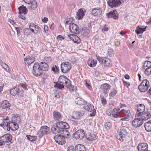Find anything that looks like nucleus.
Segmentation results:
<instances>
[{
  "label": "nucleus",
  "mask_w": 151,
  "mask_h": 151,
  "mask_svg": "<svg viewBox=\"0 0 151 151\" xmlns=\"http://www.w3.org/2000/svg\"><path fill=\"white\" fill-rule=\"evenodd\" d=\"M35 61V58L32 56H28L24 59L25 63L28 65L34 62Z\"/></svg>",
  "instance_id": "19"
},
{
  "label": "nucleus",
  "mask_w": 151,
  "mask_h": 151,
  "mask_svg": "<svg viewBox=\"0 0 151 151\" xmlns=\"http://www.w3.org/2000/svg\"><path fill=\"white\" fill-rule=\"evenodd\" d=\"M97 63L96 60H94L92 58H90L88 61V64L90 67H95Z\"/></svg>",
  "instance_id": "32"
},
{
  "label": "nucleus",
  "mask_w": 151,
  "mask_h": 151,
  "mask_svg": "<svg viewBox=\"0 0 151 151\" xmlns=\"http://www.w3.org/2000/svg\"><path fill=\"white\" fill-rule=\"evenodd\" d=\"M25 15V14H19V17L22 19L25 20L26 19V17L24 16Z\"/></svg>",
  "instance_id": "60"
},
{
  "label": "nucleus",
  "mask_w": 151,
  "mask_h": 151,
  "mask_svg": "<svg viewBox=\"0 0 151 151\" xmlns=\"http://www.w3.org/2000/svg\"><path fill=\"white\" fill-rule=\"evenodd\" d=\"M70 119V121L72 122L73 124L75 125H77L78 124V122L77 120L78 119H76L74 117V116H71L69 117Z\"/></svg>",
  "instance_id": "48"
},
{
  "label": "nucleus",
  "mask_w": 151,
  "mask_h": 151,
  "mask_svg": "<svg viewBox=\"0 0 151 151\" xmlns=\"http://www.w3.org/2000/svg\"><path fill=\"white\" fill-rule=\"evenodd\" d=\"M50 132V130L49 127L46 126H43L41 127L37 134L38 137L40 138L44 135L49 134Z\"/></svg>",
  "instance_id": "4"
},
{
  "label": "nucleus",
  "mask_w": 151,
  "mask_h": 151,
  "mask_svg": "<svg viewBox=\"0 0 151 151\" xmlns=\"http://www.w3.org/2000/svg\"><path fill=\"white\" fill-rule=\"evenodd\" d=\"M143 121L141 118H136L132 121V124L134 127H137L140 126L143 123Z\"/></svg>",
  "instance_id": "16"
},
{
  "label": "nucleus",
  "mask_w": 151,
  "mask_h": 151,
  "mask_svg": "<svg viewBox=\"0 0 151 151\" xmlns=\"http://www.w3.org/2000/svg\"><path fill=\"white\" fill-rule=\"evenodd\" d=\"M151 62L149 61H146L145 62L143 66V69H145V67L150 68L151 67Z\"/></svg>",
  "instance_id": "45"
},
{
  "label": "nucleus",
  "mask_w": 151,
  "mask_h": 151,
  "mask_svg": "<svg viewBox=\"0 0 151 151\" xmlns=\"http://www.w3.org/2000/svg\"><path fill=\"white\" fill-rule=\"evenodd\" d=\"M56 123L58 126V127L61 130H63V129H67L69 128V125L65 122H61Z\"/></svg>",
  "instance_id": "26"
},
{
  "label": "nucleus",
  "mask_w": 151,
  "mask_h": 151,
  "mask_svg": "<svg viewBox=\"0 0 151 151\" xmlns=\"http://www.w3.org/2000/svg\"><path fill=\"white\" fill-rule=\"evenodd\" d=\"M101 103L102 104L104 105H105L106 104V101L104 97H101Z\"/></svg>",
  "instance_id": "58"
},
{
  "label": "nucleus",
  "mask_w": 151,
  "mask_h": 151,
  "mask_svg": "<svg viewBox=\"0 0 151 151\" xmlns=\"http://www.w3.org/2000/svg\"><path fill=\"white\" fill-rule=\"evenodd\" d=\"M126 0H109L107 1L108 5L111 7H116L123 3Z\"/></svg>",
  "instance_id": "6"
},
{
  "label": "nucleus",
  "mask_w": 151,
  "mask_h": 151,
  "mask_svg": "<svg viewBox=\"0 0 151 151\" xmlns=\"http://www.w3.org/2000/svg\"><path fill=\"white\" fill-rule=\"evenodd\" d=\"M70 82V80L64 76H60L58 78V82H54L55 88L60 89L64 87V86H68Z\"/></svg>",
  "instance_id": "1"
},
{
  "label": "nucleus",
  "mask_w": 151,
  "mask_h": 151,
  "mask_svg": "<svg viewBox=\"0 0 151 151\" xmlns=\"http://www.w3.org/2000/svg\"><path fill=\"white\" fill-rule=\"evenodd\" d=\"M144 127L145 130L147 132L151 131V120L145 123L144 124Z\"/></svg>",
  "instance_id": "38"
},
{
  "label": "nucleus",
  "mask_w": 151,
  "mask_h": 151,
  "mask_svg": "<svg viewBox=\"0 0 151 151\" xmlns=\"http://www.w3.org/2000/svg\"><path fill=\"white\" fill-rule=\"evenodd\" d=\"M73 115H74L72 116H74L75 119H79L80 117L82 116V114L79 111L75 112Z\"/></svg>",
  "instance_id": "50"
},
{
  "label": "nucleus",
  "mask_w": 151,
  "mask_h": 151,
  "mask_svg": "<svg viewBox=\"0 0 151 151\" xmlns=\"http://www.w3.org/2000/svg\"><path fill=\"white\" fill-rule=\"evenodd\" d=\"M83 108L89 112H92L90 114L91 116H94L95 115L96 110L94 109L93 105L90 104H88L83 107Z\"/></svg>",
  "instance_id": "10"
},
{
  "label": "nucleus",
  "mask_w": 151,
  "mask_h": 151,
  "mask_svg": "<svg viewBox=\"0 0 151 151\" xmlns=\"http://www.w3.org/2000/svg\"><path fill=\"white\" fill-rule=\"evenodd\" d=\"M96 57L97 60L102 64H104L105 66H110L111 65V63L109 59L105 58H101L99 56H97Z\"/></svg>",
  "instance_id": "8"
},
{
  "label": "nucleus",
  "mask_w": 151,
  "mask_h": 151,
  "mask_svg": "<svg viewBox=\"0 0 151 151\" xmlns=\"http://www.w3.org/2000/svg\"><path fill=\"white\" fill-rule=\"evenodd\" d=\"M30 29H29L28 28H26V29H24V30H23L24 34V35L27 36L28 35H29L30 33Z\"/></svg>",
  "instance_id": "53"
},
{
  "label": "nucleus",
  "mask_w": 151,
  "mask_h": 151,
  "mask_svg": "<svg viewBox=\"0 0 151 151\" xmlns=\"http://www.w3.org/2000/svg\"><path fill=\"white\" fill-rule=\"evenodd\" d=\"M111 110L108 109L106 111V114L109 116H111Z\"/></svg>",
  "instance_id": "63"
},
{
  "label": "nucleus",
  "mask_w": 151,
  "mask_h": 151,
  "mask_svg": "<svg viewBox=\"0 0 151 151\" xmlns=\"http://www.w3.org/2000/svg\"><path fill=\"white\" fill-rule=\"evenodd\" d=\"M33 75L35 76H40L42 75L43 73L42 70L41 68L39 63H35L33 67L32 71Z\"/></svg>",
  "instance_id": "3"
},
{
  "label": "nucleus",
  "mask_w": 151,
  "mask_h": 151,
  "mask_svg": "<svg viewBox=\"0 0 151 151\" xmlns=\"http://www.w3.org/2000/svg\"><path fill=\"white\" fill-rule=\"evenodd\" d=\"M60 134L65 138L69 137L70 136L69 132L66 129L61 130Z\"/></svg>",
  "instance_id": "34"
},
{
  "label": "nucleus",
  "mask_w": 151,
  "mask_h": 151,
  "mask_svg": "<svg viewBox=\"0 0 151 151\" xmlns=\"http://www.w3.org/2000/svg\"><path fill=\"white\" fill-rule=\"evenodd\" d=\"M2 66L3 68L6 70L7 72H9L10 71V69L8 65L6 64L5 63H2Z\"/></svg>",
  "instance_id": "52"
},
{
  "label": "nucleus",
  "mask_w": 151,
  "mask_h": 151,
  "mask_svg": "<svg viewBox=\"0 0 151 151\" xmlns=\"http://www.w3.org/2000/svg\"><path fill=\"white\" fill-rule=\"evenodd\" d=\"M116 87H115L111 89L109 93V96L110 97L114 96L116 95Z\"/></svg>",
  "instance_id": "41"
},
{
  "label": "nucleus",
  "mask_w": 151,
  "mask_h": 151,
  "mask_svg": "<svg viewBox=\"0 0 151 151\" xmlns=\"http://www.w3.org/2000/svg\"><path fill=\"white\" fill-rule=\"evenodd\" d=\"M19 10V14H25L27 12V10L25 6H22L18 8Z\"/></svg>",
  "instance_id": "35"
},
{
  "label": "nucleus",
  "mask_w": 151,
  "mask_h": 151,
  "mask_svg": "<svg viewBox=\"0 0 151 151\" xmlns=\"http://www.w3.org/2000/svg\"><path fill=\"white\" fill-rule=\"evenodd\" d=\"M34 29H35V31L34 30V32H33L35 34L40 33L41 31V29L37 25H36Z\"/></svg>",
  "instance_id": "49"
},
{
  "label": "nucleus",
  "mask_w": 151,
  "mask_h": 151,
  "mask_svg": "<svg viewBox=\"0 0 151 151\" xmlns=\"http://www.w3.org/2000/svg\"><path fill=\"white\" fill-rule=\"evenodd\" d=\"M111 88L110 86L107 83H104L101 85L100 88L103 93L105 94L107 93Z\"/></svg>",
  "instance_id": "23"
},
{
  "label": "nucleus",
  "mask_w": 151,
  "mask_h": 151,
  "mask_svg": "<svg viewBox=\"0 0 151 151\" xmlns=\"http://www.w3.org/2000/svg\"><path fill=\"white\" fill-rule=\"evenodd\" d=\"M69 29L70 31L72 33H74L76 34H78L79 33V28L78 25L73 23H71L69 26Z\"/></svg>",
  "instance_id": "12"
},
{
  "label": "nucleus",
  "mask_w": 151,
  "mask_h": 151,
  "mask_svg": "<svg viewBox=\"0 0 151 151\" xmlns=\"http://www.w3.org/2000/svg\"><path fill=\"white\" fill-rule=\"evenodd\" d=\"M4 87V84L2 83H0V94L3 91Z\"/></svg>",
  "instance_id": "62"
},
{
  "label": "nucleus",
  "mask_w": 151,
  "mask_h": 151,
  "mask_svg": "<svg viewBox=\"0 0 151 151\" xmlns=\"http://www.w3.org/2000/svg\"><path fill=\"white\" fill-rule=\"evenodd\" d=\"M127 133V132L125 129L124 128H122L117 131L116 137L120 141H123L126 138Z\"/></svg>",
  "instance_id": "2"
},
{
  "label": "nucleus",
  "mask_w": 151,
  "mask_h": 151,
  "mask_svg": "<svg viewBox=\"0 0 151 151\" xmlns=\"http://www.w3.org/2000/svg\"><path fill=\"white\" fill-rule=\"evenodd\" d=\"M111 126V124L110 122H107L105 124V127L107 129H109Z\"/></svg>",
  "instance_id": "57"
},
{
  "label": "nucleus",
  "mask_w": 151,
  "mask_h": 151,
  "mask_svg": "<svg viewBox=\"0 0 151 151\" xmlns=\"http://www.w3.org/2000/svg\"><path fill=\"white\" fill-rule=\"evenodd\" d=\"M26 3L29 5L28 7L29 10L34 9L37 7V2L35 0H23Z\"/></svg>",
  "instance_id": "11"
},
{
  "label": "nucleus",
  "mask_w": 151,
  "mask_h": 151,
  "mask_svg": "<svg viewBox=\"0 0 151 151\" xmlns=\"http://www.w3.org/2000/svg\"><path fill=\"white\" fill-rule=\"evenodd\" d=\"M54 139L56 142L59 145H63L65 143V138L60 134L55 136Z\"/></svg>",
  "instance_id": "13"
},
{
  "label": "nucleus",
  "mask_w": 151,
  "mask_h": 151,
  "mask_svg": "<svg viewBox=\"0 0 151 151\" xmlns=\"http://www.w3.org/2000/svg\"><path fill=\"white\" fill-rule=\"evenodd\" d=\"M20 120V117L18 116H14L12 118V121L16 122L17 123L19 122Z\"/></svg>",
  "instance_id": "44"
},
{
  "label": "nucleus",
  "mask_w": 151,
  "mask_h": 151,
  "mask_svg": "<svg viewBox=\"0 0 151 151\" xmlns=\"http://www.w3.org/2000/svg\"><path fill=\"white\" fill-rule=\"evenodd\" d=\"M140 116L142 119L143 120H146L151 117V114L148 111H145L141 114Z\"/></svg>",
  "instance_id": "20"
},
{
  "label": "nucleus",
  "mask_w": 151,
  "mask_h": 151,
  "mask_svg": "<svg viewBox=\"0 0 151 151\" xmlns=\"http://www.w3.org/2000/svg\"><path fill=\"white\" fill-rule=\"evenodd\" d=\"M54 119L55 120L60 121L61 120L62 118V116L61 114L57 111H54L53 113Z\"/></svg>",
  "instance_id": "24"
},
{
  "label": "nucleus",
  "mask_w": 151,
  "mask_h": 151,
  "mask_svg": "<svg viewBox=\"0 0 151 151\" xmlns=\"http://www.w3.org/2000/svg\"><path fill=\"white\" fill-rule=\"evenodd\" d=\"M36 25L35 24L33 23H31L29 25V28L30 29L32 32H34V29L35 26Z\"/></svg>",
  "instance_id": "56"
},
{
  "label": "nucleus",
  "mask_w": 151,
  "mask_h": 151,
  "mask_svg": "<svg viewBox=\"0 0 151 151\" xmlns=\"http://www.w3.org/2000/svg\"><path fill=\"white\" fill-rule=\"evenodd\" d=\"M68 60L73 64H75L76 62V59L74 56H72L70 58H69Z\"/></svg>",
  "instance_id": "55"
},
{
  "label": "nucleus",
  "mask_w": 151,
  "mask_h": 151,
  "mask_svg": "<svg viewBox=\"0 0 151 151\" xmlns=\"http://www.w3.org/2000/svg\"><path fill=\"white\" fill-rule=\"evenodd\" d=\"M61 129L58 127L57 123L56 124L53 125L51 127L52 132L54 134H56L59 133L60 134Z\"/></svg>",
  "instance_id": "25"
},
{
  "label": "nucleus",
  "mask_w": 151,
  "mask_h": 151,
  "mask_svg": "<svg viewBox=\"0 0 151 151\" xmlns=\"http://www.w3.org/2000/svg\"><path fill=\"white\" fill-rule=\"evenodd\" d=\"M86 12L85 9H79L76 13V19L78 20L81 19L85 16Z\"/></svg>",
  "instance_id": "18"
},
{
  "label": "nucleus",
  "mask_w": 151,
  "mask_h": 151,
  "mask_svg": "<svg viewBox=\"0 0 151 151\" xmlns=\"http://www.w3.org/2000/svg\"><path fill=\"white\" fill-rule=\"evenodd\" d=\"M143 26H138L137 27L135 32L138 35L139 34L142 33L144 31H145L147 27H145L144 28H143Z\"/></svg>",
  "instance_id": "31"
},
{
  "label": "nucleus",
  "mask_w": 151,
  "mask_h": 151,
  "mask_svg": "<svg viewBox=\"0 0 151 151\" xmlns=\"http://www.w3.org/2000/svg\"><path fill=\"white\" fill-rule=\"evenodd\" d=\"M52 70L55 73H58L59 71V69L57 66L55 65L54 66L52 67Z\"/></svg>",
  "instance_id": "54"
},
{
  "label": "nucleus",
  "mask_w": 151,
  "mask_h": 151,
  "mask_svg": "<svg viewBox=\"0 0 151 151\" xmlns=\"http://www.w3.org/2000/svg\"><path fill=\"white\" fill-rule=\"evenodd\" d=\"M6 120H7V119H4L3 123L0 124V126L3 127L4 128L5 127H7V128H8L9 122H8L6 121Z\"/></svg>",
  "instance_id": "43"
},
{
  "label": "nucleus",
  "mask_w": 151,
  "mask_h": 151,
  "mask_svg": "<svg viewBox=\"0 0 151 151\" xmlns=\"http://www.w3.org/2000/svg\"><path fill=\"white\" fill-rule=\"evenodd\" d=\"M75 151H86L85 146L82 145L78 144L75 147Z\"/></svg>",
  "instance_id": "29"
},
{
  "label": "nucleus",
  "mask_w": 151,
  "mask_h": 151,
  "mask_svg": "<svg viewBox=\"0 0 151 151\" xmlns=\"http://www.w3.org/2000/svg\"><path fill=\"white\" fill-rule=\"evenodd\" d=\"M136 106L137 107V111L138 113L136 114V116L140 117L142 113L144 112L145 110V106L143 104L137 105Z\"/></svg>",
  "instance_id": "15"
},
{
  "label": "nucleus",
  "mask_w": 151,
  "mask_h": 151,
  "mask_svg": "<svg viewBox=\"0 0 151 151\" xmlns=\"http://www.w3.org/2000/svg\"><path fill=\"white\" fill-rule=\"evenodd\" d=\"M143 69L145 70V73L146 75L149 76L151 74V68H146Z\"/></svg>",
  "instance_id": "51"
},
{
  "label": "nucleus",
  "mask_w": 151,
  "mask_h": 151,
  "mask_svg": "<svg viewBox=\"0 0 151 151\" xmlns=\"http://www.w3.org/2000/svg\"><path fill=\"white\" fill-rule=\"evenodd\" d=\"M12 136L9 134H7L0 137V146L9 142L12 140Z\"/></svg>",
  "instance_id": "5"
},
{
  "label": "nucleus",
  "mask_w": 151,
  "mask_h": 151,
  "mask_svg": "<svg viewBox=\"0 0 151 151\" xmlns=\"http://www.w3.org/2000/svg\"><path fill=\"white\" fill-rule=\"evenodd\" d=\"M68 151H74L73 147L71 146L68 148Z\"/></svg>",
  "instance_id": "64"
},
{
  "label": "nucleus",
  "mask_w": 151,
  "mask_h": 151,
  "mask_svg": "<svg viewBox=\"0 0 151 151\" xmlns=\"http://www.w3.org/2000/svg\"><path fill=\"white\" fill-rule=\"evenodd\" d=\"M149 87L145 86L139 85L138 87V88L141 92H145L148 89Z\"/></svg>",
  "instance_id": "40"
},
{
  "label": "nucleus",
  "mask_w": 151,
  "mask_h": 151,
  "mask_svg": "<svg viewBox=\"0 0 151 151\" xmlns=\"http://www.w3.org/2000/svg\"><path fill=\"white\" fill-rule=\"evenodd\" d=\"M140 85H143L147 87H150V83L149 81L147 79H145L143 80L142 82L141 83Z\"/></svg>",
  "instance_id": "46"
},
{
  "label": "nucleus",
  "mask_w": 151,
  "mask_h": 151,
  "mask_svg": "<svg viewBox=\"0 0 151 151\" xmlns=\"http://www.w3.org/2000/svg\"><path fill=\"white\" fill-rule=\"evenodd\" d=\"M19 88H16L10 90V92L12 95L14 96L16 95H19Z\"/></svg>",
  "instance_id": "37"
},
{
  "label": "nucleus",
  "mask_w": 151,
  "mask_h": 151,
  "mask_svg": "<svg viewBox=\"0 0 151 151\" xmlns=\"http://www.w3.org/2000/svg\"><path fill=\"white\" fill-rule=\"evenodd\" d=\"M75 102L77 105H85L86 103V102L84 100L80 98H76L75 100Z\"/></svg>",
  "instance_id": "33"
},
{
  "label": "nucleus",
  "mask_w": 151,
  "mask_h": 151,
  "mask_svg": "<svg viewBox=\"0 0 151 151\" xmlns=\"http://www.w3.org/2000/svg\"><path fill=\"white\" fill-rule=\"evenodd\" d=\"M137 148L139 151H150L148 150L147 144L145 143H142L139 144Z\"/></svg>",
  "instance_id": "17"
},
{
  "label": "nucleus",
  "mask_w": 151,
  "mask_h": 151,
  "mask_svg": "<svg viewBox=\"0 0 151 151\" xmlns=\"http://www.w3.org/2000/svg\"><path fill=\"white\" fill-rule=\"evenodd\" d=\"M123 81L124 85L128 87L129 86H130V84L128 82H127V81H124L123 80Z\"/></svg>",
  "instance_id": "61"
},
{
  "label": "nucleus",
  "mask_w": 151,
  "mask_h": 151,
  "mask_svg": "<svg viewBox=\"0 0 151 151\" xmlns=\"http://www.w3.org/2000/svg\"><path fill=\"white\" fill-rule=\"evenodd\" d=\"M11 106L10 104L6 100L2 101L0 104V107L2 109H5L6 108H9Z\"/></svg>",
  "instance_id": "28"
},
{
  "label": "nucleus",
  "mask_w": 151,
  "mask_h": 151,
  "mask_svg": "<svg viewBox=\"0 0 151 151\" xmlns=\"http://www.w3.org/2000/svg\"><path fill=\"white\" fill-rule=\"evenodd\" d=\"M41 68L42 71L43 73L44 71L48 70L49 68V66L47 63L45 62H41L39 63Z\"/></svg>",
  "instance_id": "27"
},
{
  "label": "nucleus",
  "mask_w": 151,
  "mask_h": 151,
  "mask_svg": "<svg viewBox=\"0 0 151 151\" xmlns=\"http://www.w3.org/2000/svg\"><path fill=\"white\" fill-rule=\"evenodd\" d=\"M68 37L75 43L79 44L81 42L80 38L76 35L74 34H70L68 35Z\"/></svg>",
  "instance_id": "21"
},
{
  "label": "nucleus",
  "mask_w": 151,
  "mask_h": 151,
  "mask_svg": "<svg viewBox=\"0 0 151 151\" xmlns=\"http://www.w3.org/2000/svg\"><path fill=\"white\" fill-rule=\"evenodd\" d=\"M68 86H66V87L67 88L69 89L71 92L75 91H76L77 89V87L75 86L71 85L70 82Z\"/></svg>",
  "instance_id": "39"
},
{
  "label": "nucleus",
  "mask_w": 151,
  "mask_h": 151,
  "mask_svg": "<svg viewBox=\"0 0 151 151\" xmlns=\"http://www.w3.org/2000/svg\"><path fill=\"white\" fill-rule=\"evenodd\" d=\"M122 112H124V115L125 116L127 117L128 118H129L130 116V110H129L126 111L124 109H122L119 111L120 113H122Z\"/></svg>",
  "instance_id": "42"
},
{
  "label": "nucleus",
  "mask_w": 151,
  "mask_h": 151,
  "mask_svg": "<svg viewBox=\"0 0 151 151\" xmlns=\"http://www.w3.org/2000/svg\"><path fill=\"white\" fill-rule=\"evenodd\" d=\"M19 85L24 90H26L27 89V85L25 83H20Z\"/></svg>",
  "instance_id": "59"
},
{
  "label": "nucleus",
  "mask_w": 151,
  "mask_h": 151,
  "mask_svg": "<svg viewBox=\"0 0 151 151\" xmlns=\"http://www.w3.org/2000/svg\"><path fill=\"white\" fill-rule=\"evenodd\" d=\"M102 11L100 9H94L91 11L92 14L94 16H98L101 15Z\"/></svg>",
  "instance_id": "30"
},
{
  "label": "nucleus",
  "mask_w": 151,
  "mask_h": 151,
  "mask_svg": "<svg viewBox=\"0 0 151 151\" xmlns=\"http://www.w3.org/2000/svg\"><path fill=\"white\" fill-rule=\"evenodd\" d=\"M108 18L111 17L114 19H117L118 18V15L117 11L116 10H114L107 14Z\"/></svg>",
  "instance_id": "22"
},
{
  "label": "nucleus",
  "mask_w": 151,
  "mask_h": 151,
  "mask_svg": "<svg viewBox=\"0 0 151 151\" xmlns=\"http://www.w3.org/2000/svg\"><path fill=\"white\" fill-rule=\"evenodd\" d=\"M27 139L31 141H35L37 139V137L35 136H31L30 135H26Z\"/></svg>",
  "instance_id": "47"
},
{
  "label": "nucleus",
  "mask_w": 151,
  "mask_h": 151,
  "mask_svg": "<svg viewBox=\"0 0 151 151\" xmlns=\"http://www.w3.org/2000/svg\"><path fill=\"white\" fill-rule=\"evenodd\" d=\"M84 131L82 129L78 130L73 134V137L76 139H82L85 136Z\"/></svg>",
  "instance_id": "9"
},
{
  "label": "nucleus",
  "mask_w": 151,
  "mask_h": 151,
  "mask_svg": "<svg viewBox=\"0 0 151 151\" xmlns=\"http://www.w3.org/2000/svg\"><path fill=\"white\" fill-rule=\"evenodd\" d=\"M19 125L16 122L11 121L9 122V127L7 130L9 131L10 129L13 131H15L19 128Z\"/></svg>",
  "instance_id": "14"
},
{
  "label": "nucleus",
  "mask_w": 151,
  "mask_h": 151,
  "mask_svg": "<svg viewBox=\"0 0 151 151\" xmlns=\"http://www.w3.org/2000/svg\"><path fill=\"white\" fill-rule=\"evenodd\" d=\"M71 68V64L68 62L63 63L61 65V70L63 73H66L69 71Z\"/></svg>",
  "instance_id": "7"
},
{
  "label": "nucleus",
  "mask_w": 151,
  "mask_h": 151,
  "mask_svg": "<svg viewBox=\"0 0 151 151\" xmlns=\"http://www.w3.org/2000/svg\"><path fill=\"white\" fill-rule=\"evenodd\" d=\"M86 138L88 140L92 141L96 139V137L95 134H93L89 133L86 136Z\"/></svg>",
  "instance_id": "36"
}]
</instances>
